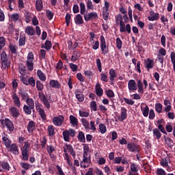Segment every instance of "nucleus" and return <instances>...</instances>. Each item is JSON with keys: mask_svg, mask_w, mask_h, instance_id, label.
<instances>
[{"mask_svg": "<svg viewBox=\"0 0 175 175\" xmlns=\"http://www.w3.org/2000/svg\"><path fill=\"white\" fill-rule=\"evenodd\" d=\"M105 94L108 98H114L116 96V94H114V92L111 90H108L105 92Z\"/></svg>", "mask_w": 175, "mask_h": 175, "instance_id": "56", "label": "nucleus"}, {"mask_svg": "<svg viewBox=\"0 0 175 175\" xmlns=\"http://www.w3.org/2000/svg\"><path fill=\"white\" fill-rule=\"evenodd\" d=\"M86 6L88 10H94V4H92V1L88 0L86 3Z\"/></svg>", "mask_w": 175, "mask_h": 175, "instance_id": "53", "label": "nucleus"}, {"mask_svg": "<svg viewBox=\"0 0 175 175\" xmlns=\"http://www.w3.org/2000/svg\"><path fill=\"white\" fill-rule=\"evenodd\" d=\"M157 175H166V172L162 168H158L156 172Z\"/></svg>", "mask_w": 175, "mask_h": 175, "instance_id": "64", "label": "nucleus"}, {"mask_svg": "<svg viewBox=\"0 0 175 175\" xmlns=\"http://www.w3.org/2000/svg\"><path fill=\"white\" fill-rule=\"evenodd\" d=\"M142 114L144 117H148V113H150V108L148 105H146L145 107L142 109Z\"/></svg>", "mask_w": 175, "mask_h": 175, "instance_id": "39", "label": "nucleus"}, {"mask_svg": "<svg viewBox=\"0 0 175 175\" xmlns=\"http://www.w3.org/2000/svg\"><path fill=\"white\" fill-rule=\"evenodd\" d=\"M18 44L20 47H22V46H25V37L24 36L20 37L18 40Z\"/></svg>", "mask_w": 175, "mask_h": 175, "instance_id": "60", "label": "nucleus"}, {"mask_svg": "<svg viewBox=\"0 0 175 175\" xmlns=\"http://www.w3.org/2000/svg\"><path fill=\"white\" fill-rule=\"evenodd\" d=\"M162 104L158 103H156L154 105V109L156 110V111H157V113H159V114H161V113H162Z\"/></svg>", "mask_w": 175, "mask_h": 175, "instance_id": "44", "label": "nucleus"}, {"mask_svg": "<svg viewBox=\"0 0 175 175\" xmlns=\"http://www.w3.org/2000/svg\"><path fill=\"white\" fill-rule=\"evenodd\" d=\"M79 6H80V13L81 14H85V4H84V3L81 2L79 3Z\"/></svg>", "mask_w": 175, "mask_h": 175, "instance_id": "48", "label": "nucleus"}, {"mask_svg": "<svg viewBox=\"0 0 175 175\" xmlns=\"http://www.w3.org/2000/svg\"><path fill=\"white\" fill-rule=\"evenodd\" d=\"M128 88L129 92H132V91H136L137 90V85L136 84V81L131 79L128 83Z\"/></svg>", "mask_w": 175, "mask_h": 175, "instance_id": "12", "label": "nucleus"}, {"mask_svg": "<svg viewBox=\"0 0 175 175\" xmlns=\"http://www.w3.org/2000/svg\"><path fill=\"white\" fill-rule=\"evenodd\" d=\"M10 51H11L12 54H17V46H15L13 44H10L9 46Z\"/></svg>", "mask_w": 175, "mask_h": 175, "instance_id": "40", "label": "nucleus"}, {"mask_svg": "<svg viewBox=\"0 0 175 175\" xmlns=\"http://www.w3.org/2000/svg\"><path fill=\"white\" fill-rule=\"evenodd\" d=\"M27 66L28 70L32 72V70H33V62H31L29 60L27 61Z\"/></svg>", "mask_w": 175, "mask_h": 175, "instance_id": "55", "label": "nucleus"}, {"mask_svg": "<svg viewBox=\"0 0 175 175\" xmlns=\"http://www.w3.org/2000/svg\"><path fill=\"white\" fill-rule=\"evenodd\" d=\"M79 116L80 117H90V112L79 110Z\"/></svg>", "mask_w": 175, "mask_h": 175, "instance_id": "63", "label": "nucleus"}, {"mask_svg": "<svg viewBox=\"0 0 175 175\" xmlns=\"http://www.w3.org/2000/svg\"><path fill=\"white\" fill-rule=\"evenodd\" d=\"M11 19L12 21H18L20 20V15L18 14H13L11 15Z\"/></svg>", "mask_w": 175, "mask_h": 175, "instance_id": "61", "label": "nucleus"}, {"mask_svg": "<svg viewBox=\"0 0 175 175\" xmlns=\"http://www.w3.org/2000/svg\"><path fill=\"white\" fill-rule=\"evenodd\" d=\"M20 96L21 97V100H27L29 99V94L25 90H20L18 92Z\"/></svg>", "mask_w": 175, "mask_h": 175, "instance_id": "15", "label": "nucleus"}, {"mask_svg": "<svg viewBox=\"0 0 175 175\" xmlns=\"http://www.w3.org/2000/svg\"><path fill=\"white\" fill-rule=\"evenodd\" d=\"M127 150L130 152H140V145L135 142H129L127 144Z\"/></svg>", "mask_w": 175, "mask_h": 175, "instance_id": "5", "label": "nucleus"}, {"mask_svg": "<svg viewBox=\"0 0 175 175\" xmlns=\"http://www.w3.org/2000/svg\"><path fill=\"white\" fill-rule=\"evenodd\" d=\"M115 77H117V72H116V70L111 68L109 70V80L111 84H113V81H114Z\"/></svg>", "mask_w": 175, "mask_h": 175, "instance_id": "21", "label": "nucleus"}, {"mask_svg": "<svg viewBox=\"0 0 175 175\" xmlns=\"http://www.w3.org/2000/svg\"><path fill=\"white\" fill-rule=\"evenodd\" d=\"M74 21L76 25H81V24H84V20L80 14L76 15L74 18Z\"/></svg>", "mask_w": 175, "mask_h": 175, "instance_id": "17", "label": "nucleus"}, {"mask_svg": "<svg viewBox=\"0 0 175 175\" xmlns=\"http://www.w3.org/2000/svg\"><path fill=\"white\" fill-rule=\"evenodd\" d=\"M25 70H27V68L24 66V64H21L18 67V71L21 75H23V73H24L23 72H25Z\"/></svg>", "mask_w": 175, "mask_h": 175, "instance_id": "62", "label": "nucleus"}, {"mask_svg": "<svg viewBox=\"0 0 175 175\" xmlns=\"http://www.w3.org/2000/svg\"><path fill=\"white\" fill-rule=\"evenodd\" d=\"M5 125L10 133L14 131V124H13V122L10 120V119H5Z\"/></svg>", "mask_w": 175, "mask_h": 175, "instance_id": "10", "label": "nucleus"}, {"mask_svg": "<svg viewBox=\"0 0 175 175\" xmlns=\"http://www.w3.org/2000/svg\"><path fill=\"white\" fill-rule=\"evenodd\" d=\"M77 139L81 143H85V135L83 131H79L77 135Z\"/></svg>", "mask_w": 175, "mask_h": 175, "instance_id": "31", "label": "nucleus"}, {"mask_svg": "<svg viewBox=\"0 0 175 175\" xmlns=\"http://www.w3.org/2000/svg\"><path fill=\"white\" fill-rule=\"evenodd\" d=\"M70 124H71L72 126H77V125H79V120H77V118L73 116V115H70Z\"/></svg>", "mask_w": 175, "mask_h": 175, "instance_id": "26", "label": "nucleus"}, {"mask_svg": "<svg viewBox=\"0 0 175 175\" xmlns=\"http://www.w3.org/2000/svg\"><path fill=\"white\" fill-rule=\"evenodd\" d=\"M21 166L23 167V169H25V170H29V169L32 167V165L24 162L21 163Z\"/></svg>", "mask_w": 175, "mask_h": 175, "instance_id": "47", "label": "nucleus"}, {"mask_svg": "<svg viewBox=\"0 0 175 175\" xmlns=\"http://www.w3.org/2000/svg\"><path fill=\"white\" fill-rule=\"evenodd\" d=\"M64 121H65V118L62 115L55 116L53 118V122L55 126H61L64 124Z\"/></svg>", "mask_w": 175, "mask_h": 175, "instance_id": "7", "label": "nucleus"}, {"mask_svg": "<svg viewBox=\"0 0 175 175\" xmlns=\"http://www.w3.org/2000/svg\"><path fill=\"white\" fill-rule=\"evenodd\" d=\"M169 163H170V159H169L168 157L161 159L160 162L161 166H163V167H167V166H169Z\"/></svg>", "mask_w": 175, "mask_h": 175, "instance_id": "35", "label": "nucleus"}, {"mask_svg": "<svg viewBox=\"0 0 175 175\" xmlns=\"http://www.w3.org/2000/svg\"><path fill=\"white\" fill-rule=\"evenodd\" d=\"M46 17H48V20H53V17H54V12H51L50 10H47L46 11Z\"/></svg>", "mask_w": 175, "mask_h": 175, "instance_id": "54", "label": "nucleus"}, {"mask_svg": "<svg viewBox=\"0 0 175 175\" xmlns=\"http://www.w3.org/2000/svg\"><path fill=\"white\" fill-rule=\"evenodd\" d=\"M99 129H100V133H102V135H103V134L106 133V132H107V129L106 128V125H105V124H100Z\"/></svg>", "mask_w": 175, "mask_h": 175, "instance_id": "45", "label": "nucleus"}, {"mask_svg": "<svg viewBox=\"0 0 175 175\" xmlns=\"http://www.w3.org/2000/svg\"><path fill=\"white\" fill-rule=\"evenodd\" d=\"M145 62V68H146L147 70H150V69H152L154 68V60L150 58H148L147 60L144 61Z\"/></svg>", "mask_w": 175, "mask_h": 175, "instance_id": "16", "label": "nucleus"}, {"mask_svg": "<svg viewBox=\"0 0 175 175\" xmlns=\"http://www.w3.org/2000/svg\"><path fill=\"white\" fill-rule=\"evenodd\" d=\"M95 92L97 96H102L103 95V89H102L100 83H97L95 86Z\"/></svg>", "mask_w": 175, "mask_h": 175, "instance_id": "18", "label": "nucleus"}, {"mask_svg": "<svg viewBox=\"0 0 175 175\" xmlns=\"http://www.w3.org/2000/svg\"><path fill=\"white\" fill-rule=\"evenodd\" d=\"M100 47L103 55L109 54V47L106 45V39H105V36H100Z\"/></svg>", "mask_w": 175, "mask_h": 175, "instance_id": "4", "label": "nucleus"}, {"mask_svg": "<svg viewBox=\"0 0 175 175\" xmlns=\"http://www.w3.org/2000/svg\"><path fill=\"white\" fill-rule=\"evenodd\" d=\"M6 45V39L3 36L0 37V47L3 48L5 47Z\"/></svg>", "mask_w": 175, "mask_h": 175, "instance_id": "57", "label": "nucleus"}, {"mask_svg": "<svg viewBox=\"0 0 175 175\" xmlns=\"http://www.w3.org/2000/svg\"><path fill=\"white\" fill-rule=\"evenodd\" d=\"M64 68V62L62 60H59V62L56 64L55 69L56 70H61Z\"/></svg>", "mask_w": 175, "mask_h": 175, "instance_id": "50", "label": "nucleus"}, {"mask_svg": "<svg viewBox=\"0 0 175 175\" xmlns=\"http://www.w3.org/2000/svg\"><path fill=\"white\" fill-rule=\"evenodd\" d=\"M85 21H91L92 20H96L98 18V14L95 12H92L83 15Z\"/></svg>", "mask_w": 175, "mask_h": 175, "instance_id": "8", "label": "nucleus"}, {"mask_svg": "<svg viewBox=\"0 0 175 175\" xmlns=\"http://www.w3.org/2000/svg\"><path fill=\"white\" fill-rule=\"evenodd\" d=\"M25 102L27 103L26 106L35 108V101L33 98L29 97Z\"/></svg>", "mask_w": 175, "mask_h": 175, "instance_id": "37", "label": "nucleus"}, {"mask_svg": "<svg viewBox=\"0 0 175 175\" xmlns=\"http://www.w3.org/2000/svg\"><path fill=\"white\" fill-rule=\"evenodd\" d=\"M29 147H31V144L29 142H25V145L21 148L23 161H28L29 159Z\"/></svg>", "mask_w": 175, "mask_h": 175, "instance_id": "2", "label": "nucleus"}, {"mask_svg": "<svg viewBox=\"0 0 175 175\" xmlns=\"http://www.w3.org/2000/svg\"><path fill=\"white\" fill-rule=\"evenodd\" d=\"M75 96L78 102H84V94L80 90H77L75 91Z\"/></svg>", "mask_w": 175, "mask_h": 175, "instance_id": "20", "label": "nucleus"}, {"mask_svg": "<svg viewBox=\"0 0 175 175\" xmlns=\"http://www.w3.org/2000/svg\"><path fill=\"white\" fill-rule=\"evenodd\" d=\"M55 150V148L53 145L46 146V151L49 155H51V154H53V152H54Z\"/></svg>", "mask_w": 175, "mask_h": 175, "instance_id": "49", "label": "nucleus"}, {"mask_svg": "<svg viewBox=\"0 0 175 175\" xmlns=\"http://www.w3.org/2000/svg\"><path fill=\"white\" fill-rule=\"evenodd\" d=\"M128 117V110L125 107H122L121 108V111H120V116L118 117L119 121L120 122H122L124 120H126Z\"/></svg>", "mask_w": 175, "mask_h": 175, "instance_id": "11", "label": "nucleus"}, {"mask_svg": "<svg viewBox=\"0 0 175 175\" xmlns=\"http://www.w3.org/2000/svg\"><path fill=\"white\" fill-rule=\"evenodd\" d=\"M83 126H84L85 129H90V122L87 120L85 118H82L81 120Z\"/></svg>", "mask_w": 175, "mask_h": 175, "instance_id": "41", "label": "nucleus"}, {"mask_svg": "<svg viewBox=\"0 0 175 175\" xmlns=\"http://www.w3.org/2000/svg\"><path fill=\"white\" fill-rule=\"evenodd\" d=\"M103 17L105 21H107L109 20V10H103Z\"/></svg>", "mask_w": 175, "mask_h": 175, "instance_id": "51", "label": "nucleus"}, {"mask_svg": "<svg viewBox=\"0 0 175 175\" xmlns=\"http://www.w3.org/2000/svg\"><path fill=\"white\" fill-rule=\"evenodd\" d=\"M11 114L14 118H17L20 116V111L16 107H12L10 109Z\"/></svg>", "mask_w": 175, "mask_h": 175, "instance_id": "19", "label": "nucleus"}, {"mask_svg": "<svg viewBox=\"0 0 175 175\" xmlns=\"http://www.w3.org/2000/svg\"><path fill=\"white\" fill-rule=\"evenodd\" d=\"M2 140L6 148H9V147L12 146V141H10L8 137H3Z\"/></svg>", "mask_w": 175, "mask_h": 175, "instance_id": "33", "label": "nucleus"}, {"mask_svg": "<svg viewBox=\"0 0 175 175\" xmlns=\"http://www.w3.org/2000/svg\"><path fill=\"white\" fill-rule=\"evenodd\" d=\"M8 148H10L9 151L14 154V155H18V154H20V152L18 151V146L16 144H12Z\"/></svg>", "mask_w": 175, "mask_h": 175, "instance_id": "13", "label": "nucleus"}, {"mask_svg": "<svg viewBox=\"0 0 175 175\" xmlns=\"http://www.w3.org/2000/svg\"><path fill=\"white\" fill-rule=\"evenodd\" d=\"M29 85H31V87H35V85H36V81H35V78L33 77L29 78Z\"/></svg>", "mask_w": 175, "mask_h": 175, "instance_id": "59", "label": "nucleus"}, {"mask_svg": "<svg viewBox=\"0 0 175 175\" xmlns=\"http://www.w3.org/2000/svg\"><path fill=\"white\" fill-rule=\"evenodd\" d=\"M49 84L53 88L58 89L61 87V84L59 83V82H58V81L54 80V79L51 80L49 82Z\"/></svg>", "mask_w": 175, "mask_h": 175, "instance_id": "29", "label": "nucleus"}, {"mask_svg": "<svg viewBox=\"0 0 175 175\" xmlns=\"http://www.w3.org/2000/svg\"><path fill=\"white\" fill-rule=\"evenodd\" d=\"M25 33L29 36H33L35 35V29L32 26H27L25 29Z\"/></svg>", "mask_w": 175, "mask_h": 175, "instance_id": "22", "label": "nucleus"}, {"mask_svg": "<svg viewBox=\"0 0 175 175\" xmlns=\"http://www.w3.org/2000/svg\"><path fill=\"white\" fill-rule=\"evenodd\" d=\"M116 18V25H120V32H127V33H131L132 32V29H131V25L126 24L125 25V23L122 19V15L119 14L115 16Z\"/></svg>", "mask_w": 175, "mask_h": 175, "instance_id": "1", "label": "nucleus"}, {"mask_svg": "<svg viewBox=\"0 0 175 175\" xmlns=\"http://www.w3.org/2000/svg\"><path fill=\"white\" fill-rule=\"evenodd\" d=\"M66 24L67 27H69L70 24V18H72V16H70V14L67 13L66 14Z\"/></svg>", "mask_w": 175, "mask_h": 175, "instance_id": "58", "label": "nucleus"}, {"mask_svg": "<svg viewBox=\"0 0 175 175\" xmlns=\"http://www.w3.org/2000/svg\"><path fill=\"white\" fill-rule=\"evenodd\" d=\"M35 109L33 107H29L27 105H25L23 106V111L25 112V114H27V116H31L32 114V110Z\"/></svg>", "mask_w": 175, "mask_h": 175, "instance_id": "24", "label": "nucleus"}, {"mask_svg": "<svg viewBox=\"0 0 175 175\" xmlns=\"http://www.w3.org/2000/svg\"><path fill=\"white\" fill-rule=\"evenodd\" d=\"M12 98L13 99L14 105L16 107L20 108L21 107V102H20V98H18V96L16 93H14L12 96Z\"/></svg>", "mask_w": 175, "mask_h": 175, "instance_id": "14", "label": "nucleus"}, {"mask_svg": "<svg viewBox=\"0 0 175 175\" xmlns=\"http://www.w3.org/2000/svg\"><path fill=\"white\" fill-rule=\"evenodd\" d=\"M52 44L51 41L46 40L44 44L41 45V49H45L47 51L51 50Z\"/></svg>", "mask_w": 175, "mask_h": 175, "instance_id": "23", "label": "nucleus"}, {"mask_svg": "<svg viewBox=\"0 0 175 175\" xmlns=\"http://www.w3.org/2000/svg\"><path fill=\"white\" fill-rule=\"evenodd\" d=\"M37 76H38V77H39V79H40V80H41V81H44L46 79V75L44 74L43 71H42L41 70H38Z\"/></svg>", "mask_w": 175, "mask_h": 175, "instance_id": "34", "label": "nucleus"}, {"mask_svg": "<svg viewBox=\"0 0 175 175\" xmlns=\"http://www.w3.org/2000/svg\"><path fill=\"white\" fill-rule=\"evenodd\" d=\"M66 150H68V151L72 154V157L75 159V158H76V152L73 149V146H72V145H70V144H66Z\"/></svg>", "mask_w": 175, "mask_h": 175, "instance_id": "28", "label": "nucleus"}, {"mask_svg": "<svg viewBox=\"0 0 175 175\" xmlns=\"http://www.w3.org/2000/svg\"><path fill=\"white\" fill-rule=\"evenodd\" d=\"M90 165H91V157H83V160L80 163L81 167L86 169V167H89Z\"/></svg>", "mask_w": 175, "mask_h": 175, "instance_id": "9", "label": "nucleus"}, {"mask_svg": "<svg viewBox=\"0 0 175 175\" xmlns=\"http://www.w3.org/2000/svg\"><path fill=\"white\" fill-rule=\"evenodd\" d=\"M1 166L4 170H10V165L8 161H2Z\"/></svg>", "mask_w": 175, "mask_h": 175, "instance_id": "43", "label": "nucleus"}, {"mask_svg": "<svg viewBox=\"0 0 175 175\" xmlns=\"http://www.w3.org/2000/svg\"><path fill=\"white\" fill-rule=\"evenodd\" d=\"M116 47L118 50L122 49V40H121V38H116Z\"/></svg>", "mask_w": 175, "mask_h": 175, "instance_id": "52", "label": "nucleus"}, {"mask_svg": "<svg viewBox=\"0 0 175 175\" xmlns=\"http://www.w3.org/2000/svg\"><path fill=\"white\" fill-rule=\"evenodd\" d=\"M38 96L39 99L41 100V102H42L44 106L46 107V109H50V101L49 100V98H47L44 93L42 92H38Z\"/></svg>", "mask_w": 175, "mask_h": 175, "instance_id": "6", "label": "nucleus"}, {"mask_svg": "<svg viewBox=\"0 0 175 175\" xmlns=\"http://www.w3.org/2000/svg\"><path fill=\"white\" fill-rule=\"evenodd\" d=\"M152 132L153 136L156 137L157 140H159V139L162 137V133H161V131H159L158 129H153Z\"/></svg>", "mask_w": 175, "mask_h": 175, "instance_id": "30", "label": "nucleus"}, {"mask_svg": "<svg viewBox=\"0 0 175 175\" xmlns=\"http://www.w3.org/2000/svg\"><path fill=\"white\" fill-rule=\"evenodd\" d=\"M48 132H49V135L51 137H53V136H54L55 135V128L54 126L53 125H49L48 126Z\"/></svg>", "mask_w": 175, "mask_h": 175, "instance_id": "36", "label": "nucleus"}, {"mask_svg": "<svg viewBox=\"0 0 175 175\" xmlns=\"http://www.w3.org/2000/svg\"><path fill=\"white\" fill-rule=\"evenodd\" d=\"M137 88H138V92L139 94H144V88L143 86V82L142 80L139 79L137 81Z\"/></svg>", "mask_w": 175, "mask_h": 175, "instance_id": "25", "label": "nucleus"}, {"mask_svg": "<svg viewBox=\"0 0 175 175\" xmlns=\"http://www.w3.org/2000/svg\"><path fill=\"white\" fill-rule=\"evenodd\" d=\"M36 8L37 12H42L43 10V1L42 0H36Z\"/></svg>", "mask_w": 175, "mask_h": 175, "instance_id": "27", "label": "nucleus"}, {"mask_svg": "<svg viewBox=\"0 0 175 175\" xmlns=\"http://www.w3.org/2000/svg\"><path fill=\"white\" fill-rule=\"evenodd\" d=\"M27 131L29 133H32L35 131V122L30 121L27 125Z\"/></svg>", "mask_w": 175, "mask_h": 175, "instance_id": "32", "label": "nucleus"}, {"mask_svg": "<svg viewBox=\"0 0 175 175\" xmlns=\"http://www.w3.org/2000/svg\"><path fill=\"white\" fill-rule=\"evenodd\" d=\"M42 120L43 121H46V120H47V115H46V112L44 111V109H40L39 111H38Z\"/></svg>", "mask_w": 175, "mask_h": 175, "instance_id": "42", "label": "nucleus"}, {"mask_svg": "<svg viewBox=\"0 0 175 175\" xmlns=\"http://www.w3.org/2000/svg\"><path fill=\"white\" fill-rule=\"evenodd\" d=\"M149 21H158L159 20V14L155 13L152 16H148Z\"/></svg>", "mask_w": 175, "mask_h": 175, "instance_id": "38", "label": "nucleus"}, {"mask_svg": "<svg viewBox=\"0 0 175 175\" xmlns=\"http://www.w3.org/2000/svg\"><path fill=\"white\" fill-rule=\"evenodd\" d=\"M62 135L65 142H70V137L76 136V131L73 129H66L63 131Z\"/></svg>", "mask_w": 175, "mask_h": 175, "instance_id": "3", "label": "nucleus"}, {"mask_svg": "<svg viewBox=\"0 0 175 175\" xmlns=\"http://www.w3.org/2000/svg\"><path fill=\"white\" fill-rule=\"evenodd\" d=\"M36 88L38 91H43V89L44 88V85L40 81H36Z\"/></svg>", "mask_w": 175, "mask_h": 175, "instance_id": "46", "label": "nucleus"}]
</instances>
